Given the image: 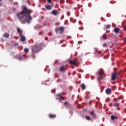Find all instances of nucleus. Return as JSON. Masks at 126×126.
Returning a JSON list of instances; mask_svg holds the SVG:
<instances>
[{"mask_svg": "<svg viewBox=\"0 0 126 126\" xmlns=\"http://www.w3.org/2000/svg\"><path fill=\"white\" fill-rule=\"evenodd\" d=\"M31 10H28L26 6H24L22 12L17 14V16L18 17L21 23L25 24L28 23L29 24L32 20V17L30 16Z\"/></svg>", "mask_w": 126, "mask_h": 126, "instance_id": "f257e3e1", "label": "nucleus"}, {"mask_svg": "<svg viewBox=\"0 0 126 126\" xmlns=\"http://www.w3.org/2000/svg\"><path fill=\"white\" fill-rule=\"evenodd\" d=\"M41 49V45L39 44H36L32 46V52L33 55L36 54V53H38Z\"/></svg>", "mask_w": 126, "mask_h": 126, "instance_id": "f03ea898", "label": "nucleus"}, {"mask_svg": "<svg viewBox=\"0 0 126 126\" xmlns=\"http://www.w3.org/2000/svg\"><path fill=\"white\" fill-rule=\"evenodd\" d=\"M119 75H120V72H113L112 74L111 80H116L117 77L119 78Z\"/></svg>", "mask_w": 126, "mask_h": 126, "instance_id": "7ed1b4c3", "label": "nucleus"}, {"mask_svg": "<svg viewBox=\"0 0 126 126\" xmlns=\"http://www.w3.org/2000/svg\"><path fill=\"white\" fill-rule=\"evenodd\" d=\"M77 63V61L76 59H74L73 60H70L69 61V63L70 64H73V65H75V66H76V63Z\"/></svg>", "mask_w": 126, "mask_h": 126, "instance_id": "20e7f679", "label": "nucleus"}, {"mask_svg": "<svg viewBox=\"0 0 126 126\" xmlns=\"http://www.w3.org/2000/svg\"><path fill=\"white\" fill-rule=\"evenodd\" d=\"M103 74H104V70H103V69H101L100 71L98 72V75L99 76L98 79H102Z\"/></svg>", "mask_w": 126, "mask_h": 126, "instance_id": "39448f33", "label": "nucleus"}, {"mask_svg": "<svg viewBox=\"0 0 126 126\" xmlns=\"http://www.w3.org/2000/svg\"><path fill=\"white\" fill-rule=\"evenodd\" d=\"M60 70L61 71V72H64L65 70H66V68H65V66L64 65H62L60 67Z\"/></svg>", "mask_w": 126, "mask_h": 126, "instance_id": "423d86ee", "label": "nucleus"}, {"mask_svg": "<svg viewBox=\"0 0 126 126\" xmlns=\"http://www.w3.org/2000/svg\"><path fill=\"white\" fill-rule=\"evenodd\" d=\"M57 115L56 114H50L49 115V119H56Z\"/></svg>", "mask_w": 126, "mask_h": 126, "instance_id": "0eeeda50", "label": "nucleus"}, {"mask_svg": "<svg viewBox=\"0 0 126 126\" xmlns=\"http://www.w3.org/2000/svg\"><path fill=\"white\" fill-rule=\"evenodd\" d=\"M59 30L60 31V34H63L64 31V28L63 27H61L60 29Z\"/></svg>", "mask_w": 126, "mask_h": 126, "instance_id": "6e6552de", "label": "nucleus"}, {"mask_svg": "<svg viewBox=\"0 0 126 126\" xmlns=\"http://www.w3.org/2000/svg\"><path fill=\"white\" fill-rule=\"evenodd\" d=\"M114 107H119L120 106V104L117 102V99H114Z\"/></svg>", "mask_w": 126, "mask_h": 126, "instance_id": "1a4fd4ad", "label": "nucleus"}, {"mask_svg": "<svg viewBox=\"0 0 126 126\" xmlns=\"http://www.w3.org/2000/svg\"><path fill=\"white\" fill-rule=\"evenodd\" d=\"M114 32L116 34H118V33L120 32V29H119V28H116L114 29Z\"/></svg>", "mask_w": 126, "mask_h": 126, "instance_id": "9d476101", "label": "nucleus"}, {"mask_svg": "<svg viewBox=\"0 0 126 126\" xmlns=\"http://www.w3.org/2000/svg\"><path fill=\"white\" fill-rule=\"evenodd\" d=\"M105 92L106 94H110L112 92V90L110 88H108L106 90Z\"/></svg>", "mask_w": 126, "mask_h": 126, "instance_id": "9b49d317", "label": "nucleus"}, {"mask_svg": "<svg viewBox=\"0 0 126 126\" xmlns=\"http://www.w3.org/2000/svg\"><path fill=\"white\" fill-rule=\"evenodd\" d=\"M52 14L53 15H58V10H54L52 11Z\"/></svg>", "mask_w": 126, "mask_h": 126, "instance_id": "f8f14e48", "label": "nucleus"}, {"mask_svg": "<svg viewBox=\"0 0 126 126\" xmlns=\"http://www.w3.org/2000/svg\"><path fill=\"white\" fill-rule=\"evenodd\" d=\"M45 8H46L47 10H51V9H52V7L50 5H47L45 6Z\"/></svg>", "mask_w": 126, "mask_h": 126, "instance_id": "ddd939ff", "label": "nucleus"}, {"mask_svg": "<svg viewBox=\"0 0 126 126\" xmlns=\"http://www.w3.org/2000/svg\"><path fill=\"white\" fill-rule=\"evenodd\" d=\"M80 87L83 89V90H85L86 89V87L85 86V85L84 84H82L80 85Z\"/></svg>", "mask_w": 126, "mask_h": 126, "instance_id": "4468645a", "label": "nucleus"}, {"mask_svg": "<svg viewBox=\"0 0 126 126\" xmlns=\"http://www.w3.org/2000/svg\"><path fill=\"white\" fill-rule=\"evenodd\" d=\"M56 97H60V99H61V100H64L63 99V96H62V95L60 94H56Z\"/></svg>", "mask_w": 126, "mask_h": 126, "instance_id": "2eb2a0df", "label": "nucleus"}, {"mask_svg": "<svg viewBox=\"0 0 126 126\" xmlns=\"http://www.w3.org/2000/svg\"><path fill=\"white\" fill-rule=\"evenodd\" d=\"M111 119L112 121H114V120H115V119H118V117H116L114 115H111Z\"/></svg>", "mask_w": 126, "mask_h": 126, "instance_id": "dca6fc26", "label": "nucleus"}, {"mask_svg": "<svg viewBox=\"0 0 126 126\" xmlns=\"http://www.w3.org/2000/svg\"><path fill=\"white\" fill-rule=\"evenodd\" d=\"M17 31L19 32V33L20 34V36H22V31H21V30H20V28H18L17 29Z\"/></svg>", "mask_w": 126, "mask_h": 126, "instance_id": "f3484780", "label": "nucleus"}, {"mask_svg": "<svg viewBox=\"0 0 126 126\" xmlns=\"http://www.w3.org/2000/svg\"><path fill=\"white\" fill-rule=\"evenodd\" d=\"M20 37H22L21 38L22 42H25V40H26V39L25 38V36L22 35V36H20Z\"/></svg>", "mask_w": 126, "mask_h": 126, "instance_id": "a211bd4d", "label": "nucleus"}, {"mask_svg": "<svg viewBox=\"0 0 126 126\" xmlns=\"http://www.w3.org/2000/svg\"><path fill=\"white\" fill-rule=\"evenodd\" d=\"M24 51L25 53H26V54L29 53V49L28 48H25L24 49Z\"/></svg>", "mask_w": 126, "mask_h": 126, "instance_id": "6ab92c4d", "label": "nucleus"}, {"mask_svg": "<svg viewBox=\"0 0 126 126\" xmlns=\"http://www.w3.org/2000/svg\"><path fill=\"white\" fill-rule=\"evenodd\" d=\"M4 37H5V38H8L9 37V34L7 33H5L4 34Z\"/></svg>", "mask_w": 126, "mask_h": 126, "instance_id": "aec40b11", "label": "nucleus"}, {"mask_svg": "<svg viewBox=\"0 0 126 126\" xmlns=\"http://www.w3.org/2000/svg\"><path fill=\"white\" fill-rule=\"evenodd\" d=\"M86 119L88 121H90L91 120V118H90V116H86Z\"/></svg>", "mask_w": 126, "mask_h": 126, "instance_id": "412c9836", "label": "nucleus"}, {"mask_svg": "<svg viewBox=\"0 0 126 126\" xmlns=\"http://www.w3.org/2000/svg\"><path fill=\"white\" fill-rule=\"evenodd\" d=\"M55 30L56 33H58L59 31H60V28H55Z\"/></svg>", "mask_w": 126, "mask_h": 126, "instance_id": "4be33fe9", "label": "nucleus"}, {"mask_svg": "<svg viewBox=\"0 0 126 126\" xmlns=\"http://www.w3.org/2000/svg\"><path fill=\"white\" fill-rule=\"evenodd\" d=\"M102 37H103V38H104V40H106V37H107V34H104L103 35H102Z\"/></svg>", "mask_w": 126, "mask_h": 126, "instance_id": "5701e85b", "label": "nucleus"}, {"mask_svg": "<svg viewBox=\"0 0 126 126\" xmlns=\"http://www.w3.org/2000/svg\"><path fill=\"white\" fill-rule=\"evenodd\" d=\"M110 28H111V25H107L106 26L107 29H110Z\"/></svg>", "mask_w": 126, "mask_h": 126, "instance_id": "b1692460", "label": "nucleus"}, {"mask_svg": "<svg viewBox=\"0 0 126 126\" xmlns=\"http://www.w3.org/2000/svg\"><path fill=\"white\" fill-rule=\"evenodd\" d=\"M107 45L106 43H104V44H103V47L104 48L107 47Z\"/></svg>", "mask_w": 126, "mask_h": 126, "instance_id": "393cba45", "label": "nucleus"}, {"mask_svg": "<svg viewBox=\"0 0 126 126\" xmlns=\"http://www.w3.org/2000/svg\"><path fill=\"white\" fill-rule=\"evenodd\" d=\"M64 105H65V106H66L67 105H68V102H64Z\"/></svg>", "mask_w": 126, "mask_h": 126, "instance_id": "a878e982", "label": "nucleus"}, {"mask_svg": "<svg viewBox=\"0 0 126 126\" xmlns=\"http://www.w3.org/2000/svg\"><path fill=\"white\" fill-rule=\"evenodd\" d=\"M94 113H95V111H91V114L92 116H93V115H94Z\"/></svg>", "mask_w": 126, "mask_h": 126, "instance_id": "bb28decb", "label": "nucleus"}, {"mask_svg": "<svg viewBox=\"0 0 126 126\" xmlns=\"http://www.w3.org/2000/svg\"><path fill=\"white\" fill-rule=\"evenodd\" d=\"M14 5H18V3L17 2H15L14 3Z\"/></svg>", "mask_w": 126, "mask_h": 126, "instance_id": "cd10ccee", "label": "nucleus"}, {"mask_svg": "<svg viewBox=\"0 0 126 126\" xmlns=\"http://www.w3.org/2000/svg\"><path fill=\"white\" fill-rule=\"evenodd\" d=\"M47 1H48L49 3H52V0H47Z\"/></svg>", "mask_w": 126, "mask_h": 126, "instance_id": "c85d7f7f", "label": "nucleus"}, {"mask_svg": "<svg viewBox=\"0 0 126 126\" xmlns=\"http://www.w3.org/2000/svg\"><path fill=\"white\" fill-rule=\"evenodd\" d=\"M124 30H125V31H126V26H124Z\"/></svg>", "mask_w": 126, "mask_h": 126, "instance_id": "c756f323", "label": "nucleus"}, {"mask_svg": "<svg viewBox=\"0 0 126 126\" xmlns=\"http://www.w3.org/2000/svg\"><path fill=\"white\" fill-rule=\"evenodd\" d=\"M12 10H13V11H14L16 10V9L15 8H13Z\"/></svg>", "mask_w": 126, "mask_h": 126, "instance_id": "7c9ffc66", "label": "nucleus"}, {"mask_svg": "<svg viewBox=\"0 0 126 126\" xmlns=\"http://www.w3.org/2000/svg\"><path fill=\"white\" fill-rule=\"evenodd\" d=\"M95 53H98V54H100V52L98 51V50H95Z\"/></svg>", "mask_w": 126, "mask_h": 126, "instance_id": "2f4dec72", "label": "nucleus"}, {"mask_svg": "<svg viewBox=\"0 0 126 126\" xmlns=\"http://www.w3.org/2000/svg\"><path fill=\"white\" fill-rule=\"evenodd\" d=\"M124 41L125 42H126V37H125V38H124Z\"/></svg>", "mask_w": 126, "mask_h": 126, "instance_id": "473e14b6", "label": "nucleus"}, {"mask_svg": "<svg viewBox=\"0 0 126 126\" xmlns=\"http://www.w3.org/2000/svg\"><path fill=\"white\" fill-rule=\"evenodd\" d=\"M76 55H77V52L75 53L74 56H76Z\"/></svg>", "mask_w": 126, "mask_h": 126, "instance_id": "72a5a7b5", "label": "nucleus"}, {"mask_svg": "<svg viewBox=\"0 0 126 126\" xmlns=\"http://www.w3.org/2000/svg\"><path fill=\"white\" fill-rule=\"evenodd\" d=\"M63 16H62V17H61V19H63Z\"/></svg>", "mask_w": 126, "mask_h": 126, "instance_id": "f704fd0d", "label": "nucleus"}, {"mask_svg": "<svg viewBox=\"0 0 126 126\" xmlns=\"http://www.w3.org/2000/svg\"><path fill=\"white\" fill-rule=\"evenodd\" d=\"M10 0L11 1H12L13 0Z\"/></svg>", "mask_w": 126, "mask_h": 126, "instance_id": "c9c22d12", "label": "nucleus"}, {"mask_svg": "<svg viewBox=\"0 0 126 126\" xmlns=\"http://www.w3.org/2000/svg\"><path fill=\"white\" fill-rule=\"evenodd\" d=\"M0 6H1V4H0Z\"/></svg>", "mask_w": 126, "mask_h": 126, "instance_id": "e433bc0d", "label": "nucleus"}, {"mask_svg": "<svg viewBox=\"0 0 126 126\" xmlns=\"http://www.w3.org/2000/svg\"><path fill=\"white\" fill-rule=\"evenodd\" d=\"M0 1H1V0H0Z\"/></svg>", "mask_w": 126, "mask_h": 126, "instance_id": "4c0bfd02", "label": "nucleus"}]
</instances>
